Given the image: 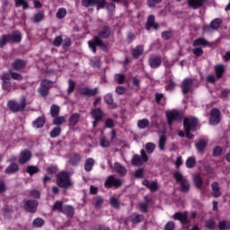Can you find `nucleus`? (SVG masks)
Returning <instances> with one entry per match:
<instances>
[{
	"mask_svg": "<svg viewBox=\"0 0 230 230\" xmlns=\"http://www.w3.org/2000/svg\"><path fill=\"white\" fill-rule=\"evenodd\" d=\"M6 42H10L8 40V36L4 35L0 38V48H3V46H5Z\"/></svg>",
	"mask_w": 230,
	"mask_h": 230,
	"instance_id": "60",
	"label": "nucleus"
},
{
	"mask_svg": "<svg viewBox=\"0 0 230 230\" xmlns=\"http://www.w3.org/2000/svg\"><path fill=\"white\" fill-rule=\"evenodd\" d=\"M146 150L147 154H154V150H155V144L150 142L147 143L146 145Z\"/></svg>",
	"mask_w": 230,
	"mask_h": 230,
	"instance_id": "48",
	"label": "nucleus"
},
{
	"mask_svg": "<svg viewBox=\"0 0 230 230\" xmlns=\"http://www.w3.org/2000/svg\"><path fill=\"white\" fill-rule=\"evenodd\" d=\"M141 156L139 155H135L131 160V163L134 166H142L143 163L148 162V155H146V152L145 149L140 151Z\"/></svg>",
	"mask_w": 230,
	"mask_h": 230,
	"instance_id": "5",
	"label": "nucleus"
},
{
	"mask_svg": "<svg viewBox=\"0 0 230 230\" xmlns=\"http://www.w3.org/2000/svg\"><path fill=\"white\" fill-rule=\"evenodd\" d=\"M141 218H143V216L137 213L131 216V221L133 222V224H139L141 222Z\"/></svg>",
	"mask_w": 230,
	"mask_h": 230,
	"instance_id": "47",
	"label": "nucleus"
},
{
	"mask_svg": "<svg viewBox=\"0 0 230 230\" xmlns=\"http://www.w3.org/2000/svg\"><path fill=\"white\" fill-rule=\"evenodd\" d=\"M111 37V29L108 26L103 27L98 33L97 37H94L93 40L88 41L89 47L93 53H96V46L100 48H105L102 39H107Z\"/></svg>",
	"mask_w": 230,
	"mask_h": 230,
	"instance_id": "1",
	"label": "nucleus"
},
{
	"mask_svg": "<svg viewBox=\"0 0 230 230\" xmlns=\"http://www.w3.org/2000/svg\"><path fill=\"white\" fill-rule=\"evenodd\" d=\"M95 208H102V204H103V199L100 196L94 198Z\"/></svg>",
	"mask_w": 230,
	"mask_h": 230,
	"instance_id": "55",
	"label": "nucleus"
},
{
	"mask_svg": "<svg viewBox=\"0 0 230 230\" xmlns=\"http://www.w3.org/2000/svg\"><path fill=\"white\" fill-rule=\"evenodd\" d=\"M164 145H166V136H161L158 142L160 150H164Z\"/></svg>",
	"mask_w": 230,
	"mask_h": 230,
	"instance_id": "45",
	"label": "nucleus"
},
{
	"mask_svg": "<svg viewBox=\"0 0 230 230\" xmlns=\"http://www.w3.org/2000/svg\"><path fill=\"white\" fill-rule=\"evenodd\" d=\"M163 0H147V4L150 8H154V6L159 4V3H162Z\"/></svg>",
	"mask_w": 230,
	"mask_h": 230,
	"instance_id": "56",
	"label": "nucleus"
},
{
	"mask_svg": "<svg viewBox=\"0 0 230 230\" xmlns=\"http://www.w3.org/2000/svg\"><path fill=\"white\" fill-rule=\"evenodd\" d=\"M16 6H22L23 10H26L28 8V3L26 0H15Z\"/></svg>",
	"mask_w": 230,
	"mask_h": 230,
	"instance_id": "51",
	"label": "nucleus"
},
{
	"mask_svg": "<svg viewBox=\"0 0 230 230\" xmlns=\"http://www.w3.org/2000/svg\"><path fill=\"white\" fill-rule=\"evenodd\" d=\"M212 188V195L213 197H220L222 195V192L220 191V186L218 185V182H213L211 184Z\"/></svg>",
	"mask_w": 230,
	"mask_h": 230,
	"instance_id": "25",
	"label": "nucleus"
},
{
	"mask_svg": "<svg viewBox=\"0 0 230 230\" xmlns=\"http://www.w3.org/2000/svg\"><path fill=\"white\" fill-rule=\"evenodd\" d=\"M161 62H162L161 58L156 56H153L149 59L150 66L153 67L154 69H155L156 67H159L161 66Z\"/></svg>",
	"mask_w": 230,
	"mask_h": 230,
	"instance_id": "20",
	"label": "nucleus"
},
{
	"mask_svg": "<svg viewBox=\"0 0 230 230\" xmlns=\"http://www.w3.org/2000/svg\"><path fill=\"white\" fill-rule=\"evenodd\" d=\"M224 65H217L215 66V71L217 78H222V74L224 73Z\"/></svg>",
	"mask_w": 230,
	"mask_h": 230,
	"instance_id": "37",
	"label": "nucleus"
},
{
	"mask_svg": "<svg viewBox=\"0 0 230 230\" xmlns=\"http://www.w3.org/2000/svg\"><path fill=\"white\" fill-rule=\"evenodd\" d=\"M66 15H67V11L66 10V8L61 7L58 10V13H57L58 19H64Z\"/></svg>",
	"mask_w": 230,
	"mask_h": 230,
	"instance_id": "42",
	"label": "nucleus"
},
{
	"mask_svg": "<svg viewBox=\"0 0 230 230\" xmlns=\"http://www.w3.org/2000/svg\"><path fill=\"white\" fill-rule=\"evenodd\" d=\"M39 167L35 165H30L27 167V173H29L30 175H35V173H39Z\"/></svg>",
	"mask_w": 230,
	"mask_h": 230,
	"instance_id": "39",
	"label": "nucleus"
},
{
	"mask_svg": "<svg viewBox=\"0 0 230 230\" xmlns=\"http://www.w3.org/2000/svg\"><path fill=\"white\" fill-rule=\"evenodd\" d=\"M68 89H67V91H68V94H71V93H73V91H75V83H74V81L73 80H69L68 81Z\"/></svg>",
	"mask_w": 230,
	"mask_h": 230,
	"instance_id": "62",
	"label": "nucleus"
},
{
	"mask_svg": "<svg viewBox=\"0 0 230 230\" xmlns=\"http://www.w3.org/2000/svg\"><path fill=\"white\" fill-rule=\"evenodd\" d=\"M220 24H222V20L215 19L211 22L210 26L207 25L203 28V30L204 31H211V28L212 30H218V28H220Z\"/></svg>",
	"mask_w": 230,
	"mask_h": 230,
	"instance_id": "16",
	"label": "nucleus"
},
{
	"mask_svg": "<svg viewBox=\"0 0 230 230\" xmlns=\"http://www.w3.org/2000/svg\"><path fill=\"white\" fill-rule=\"evenodd\" d=\"M80 121V115L78 113H75L71 115L69 119V126L70 127H75L76 124Z\"/></svg>",
	"mask_w": 230,
	"mask_h": 230,
	"instance_id": "29",
	"label": "nucleus"
},
{
	"mask_svg": "<svg viewBox=\"0 0 230 230\" xmlns=\"http://www.w3.org/2000/svg\"><path fill=\"white\" fill-rule=\"evenodd\" d=\"M195 86V80L186 78L182 81L181 84V91L183 94H188V93H190L191 89Z\"/></svg>",
	"mask_w": 230,
	"mask_h": 230,
	"instance_id": "10",
	"label": "nucleus"
},
{
	"mask_svg": "<svg viewBox=\"0 0 230 230\" xmlns=\"http://www.w3.org/2000/svg\"><path fill=\"white\" fill-rule=\"evenodd\" d=\"M207 145H208V142H206L205 140H199L196 144V148H197L198 152H204V148H206Z\"/></svg>",
	"mask_w": 230,
	"mask_h": 230,
	"instance_id": "36",
	"label": "nucleus"
},
{
	"mask_svg": "<svg viewBox=\"0 0 230 230\" xmlns=\"http://www.w3.org/2000/svg\"><path fill=\"white\" fill-rule=\"evenodd\" d=\"M81 94H84L85 96H95L98 94V88L89 89V88H83L80 90Z\"/></svg>",
	"mask_w": 230,
	"mask_h": 230,
	"instance_id": "21",
	"label": "nucleus"
},
{
	"mask_svg": "<svg viewBox=\"0 0 230 230\" xmlns=\"http://www.w3.org/2000/svg\"><path fill=\"white\" fill-rule=\"evenodd\" d=\"M193 46H208V41L203 38H199L193 41Z\"/></svg>",
	"mask_w": 230,
	"mask_h": 230,
	"instance_id": "40",
	"label": "nucleus"
},
{
	"mask_svg": "<svg viewBox=\"0 0 230 230\" xmlns=\"http://www.w3.org/2000/svg\"><path fill=\"white\" fill-rule=\"evenodd\" d=\"M33 225L36 227H42V226H44V219L38 217L34 220Z\"/></svg>",
	"mask_w": 230,
	"mask_h": 230,
	"instance_id": "57",
	"label": "nucleus"
},
{
	"mask_svg": "<svg viewBox=\"0 0 230 230\" xmlns=\"http://www.w3.org/2000/svg\"><path fill=\"white\" fill-rule=\"evenodd\" d=\"M122 184L123 181L120 179H118L112 175H110L104 182L105 188H120Z\"/></svg>",
	"mask_w": 230,
	"mask_h": 230,
	"instance_id": "8",
	"label": "nucleus"
},
{
	"mask_svg": "<svg viewBox=\"0 0 230 230\" xmlns=\"http://www.w3.org/2000/svg\"><path fill=\"white\" fill-rule=\"evenodd\" d=\"M220 230H227L230 228L229 221H221L218 226Z\"/></svg>",
	"mask_w": 230,
	"mask_h": 230,
	"instance_id": "50",
	"label": "nucleus"
},
{
	"mask_svg": "<svg viewBox=\"0 0 230 230\" xmlns=\"http://www.w3.org/2000/svg\"><path fill=\"white\" fill-rule=\"evenodd\" d=\"M57 184L59 188H64L67 190L70 186H73V181H71V177L66 172H61L57 176Z\"/></svg>",
	"mask_w": 230,
	"mask_h": 230,
	"instance_id": "3",
	"label": "nucleus"
},
{
	"mask_svg": "<svg viewBox=\"0 0 230 230\" xmlns=\"http://www.w3.org/2000/svg\"><path fill=\"white\" fill-rule=\"evenodd\" d=\"M165 230H173L175 229V223L173 221H170L165 225L164 227Z\"/></svg>",
	"mask_w": 230,
	"mask_h": 230,
	"instance_id": "63",
	"label": "nucleus"
},
{
	"mask_svg": "<svg viewBox=\"0 0 230 230\" xmlns=\"http://www.w3.org/2000/svg\"><path fill=\"white\" fill-rule=\"evenodd\" d=\"M92 117L95 119L93 127H96V121H100V119L103 118V112H102L100 109L92 110Z\"/></svg>",
	"mask_w": 230,
	"mask_h": 230,
	"instance_id": "17",
	"label": "nucleus"
},
{
	"mask_svg": "<svg viewBox=\"0 0 230 230\" xmlns=\"http://www.w3.org/2000/svg\"><path fill=\"white\" fill-rule=\"evenodd\" d=\"M54 125H64L66 118L64 116L56 117L53 120Z\"/></svg>",
	"mask_w": 230,
	"mask_h": 230,
	"instance_id": "44",
	"label": "nucleus"
},
{
	"mask_svg": "<svg viewBox=\"0 0 230 230\" xmlns=\"http://www.w3.org/2000/svg\"><path fill=\"white\" fill-rule=\"evenodd\" d=\"M198 120L194 117L185 118L183 122V127L185 130V136L188 139H193V134L190 132H195L197 130Z\"/></svg>",
	"mask_w": 230,
	"mask_h": 230,
	"instance_id": "2",
	"label": "nucleus"
},
{
	"mask_svg": "<svg viewBox=\"0 0 230 230\" xmlns=\"http://www.w3.org/2000/svg\"><path fill=\"white\" fill-rule=\"evenodd\" d=\"M197 164V159L195 156H190L186 160L187 168H193Z\"/></svg>",
	"mask_w": 230,
	"mask_h": 230,
	"instance_id": "34",
	"label": "nucleus"
},
{
	"mask_svg": "<svg viewBox=\"0 0 230 230\" xmlns=\"http://www.w3.org/2000/svg\"><path fill=\"white\" fill-rule=\"evenodd\" d=\"M210 123L211 125H217L220 123V111L217 109H214L210 114Z\"/></svg>",
	"mask_w": 230,
	"mask_h": 230,
	"instance_id": "15",
	"label": "nucleus"
},
{
	"mask_svg": "<svg viewBox=\"0 0 230 230\" xmlns=\"http://www.w3.org/2000/svg\"><path fill=\"white\" fill-rule=\"evenodd\" d=\"M46 172L47 173H49V175H53V173H57L58 172V168L55 166H50L47 168Z\"/></svg>",
	"mask_w": 230,
	"mask_h": 230,
	"instance_id": "59",
	"label": "nucleus"
},
{
	"mask_svg": "<svg viewBox=\"0 0 230 230\" xmlns=\"http://www.w3.org/2000/svg\"><path fill=\"white\" fill-rule=\"evenodd\" d=\"M7 105L13 112H21L26 109V97H22L20 103L15 101H9Z\"/></svg>",
	"mask_w": 230,
	"mask_h": 230,
	"instance_id": "4",
	"label": "nucleus"
},
{
	"mask_svg": "<svg viewBox=\"0 0 230 230\" xmlns=\"http://www.w3.org/2000/svg\"><path fill=\"white\" fill-rule=\"evenodd\" d=\"M62 213H65V215H67V217H72L73 213H75V209L73 207L67 205L63 207Z\"/></svg>",
	"mask_w": 230,
	"mask_h": 230,
	"instance_id": "35",
	"label": "nucleus"
},
{
	"mask_svg": "<svg viewBox=\"0 0 230 230\" xmlns=\"http://www.w3.org/2000/svg\"><path fill=\"white\" fill-rule=\"evenodd\" d=\"M54 211H62L64 208H62V202L57 201L53 207Z\"/></svg>",
	"mask_w": 230,
	"mask_h": 230,
	"instance_id": "61",
	"label": "nucleus"
},
{
	"mask_svg": "<svg viewBox=\"0 0 230 230\" xmlns=\"http://www.w3.org/2000/svg\"><path fill=\"white\" fill-rule=\"evenodd\" d=\"M60 112V108L57 105H52L50 108V114L52 118H57Z\"/></svg>",
	"mask_w": 230,
	"mask_h": 230,
	"instance_id": "38",
	"label": "nucleus"
},
{
	"mask_svg": "<svg viewBox=\"0 0 230 230\" xmlns=\"http://www.w3.org/2000/svg\"><path fill=\"white\" fill-rule=\"evenodd\" d=\"M33 21L34 22H40L41 21H44V13H37L34 14Z\"/></svg>",
	"mask_w": 230,
	"mask_h": 230,
	"instance_id": "49",
	"label": "nucleus"
},
{
	"mask_svg": "<svg viewBox=\"0 0 230 230\" xmlns=\"http://www.w3.org/2000/svg\"><path fill=\"white\" fill-rule=\"evenodd\" d=\"M150 125V121L148 120V119H139L137 121V127L138 128H146V127H148Z\"/></svg>",
	"mask_w": 230,
	"mask_h": 230,
	"instance_id": "33",
	"label": "nucleus"
},
{
	"mask_svg": "<svg viewBox=\"0 0 230 230\" xmlns=\"http://www.w3.org/2000/svg\"><path fill=\"white\" fill-rule=\"evenodd\" d=\"M8 40L9 42H21L22 37L21 36V32L16 31L12 33L11 35H8Z\"/></svg>",
	"mask_w": 230,
	"mask_h": 230,
	"instance_id": "23",
	"label": "nucleus"
},
{
	"mask_svg": "<svg viewBox=\"0 0 230 230\" xmlns=\"http://www.w3.org/2000/svg\"><path fill=\"white\" fill-rule=\"evenodd\" d=\"M143 54V47L138 46L133 49L132 55L135 58H137L140 55Z\"/></svg>",
	"mask_w": 230,
	"mask_h": 230,
	"instance_id": "43",
	"label": "nucleus"
},
{
	"mask_svg": "<svg viewBox=\"0 0 230 230\" xmlns=\"http://www.w3.org/2000/svg\"><path fill=\"white\" fill-rule=\"evenodd\" d=\"M3 82V89L5 93H10V91H13V87L12 86V83H10V74H4L1 77Z\"/></svg>",
	"mask_w": 230,
	"mask_h": 230,
	"instance_id": "11",
	"label": "nucleus"
},
{
	"mask_svg": "<svg viewBox=\"0 0 230 230\" xmlns=\"http://www.w3.org/2000/svg\"><path fill=\"white\" fill-rule=\"evenodd\" d=\"M188 3L191 8L197 10V8H200V6L203 4L204 0H189Z\"/></svg>",
	"mask_w": 230,
	"mask_h": 230,
	"instance_id": "30",
	"label": "nucleus"
},
{
	"mask_svg": "<svg viewBox=\"0 0 230 230\" xmlns=\"http://www.w3.org/2000/svg\"><path fill=\"white\" fill-rule=\"evenodd\" d=\"M143 184H144V186H146L147 188H149V190H151V191H155L158 188L157 182H155V181L150 182V181L145 180L143 181Z\"/></svg>",
	"mask_w": 230,
	"mask_h": 230,
	"instance_id": "31",
	"label": "nucleus"
},
{
	"mask_svg": "<svg viewBox=\"0 0 230 230\" xmlns=\"http://www.w3.org/2000/svg\"><path fill=\"white\" fill-rule=\"evenodd\" d=\"M114 172H116V173H118L119 175L127 174V169L124 166H122V164L119 163L114 164Z\"/></svg>",
	"mask_w": 230,
	"mask_h": 230,
	"instance_id": "22",
	"label": "nucleus"
},
{
	"mask_svg": "<svg viewBox=\"0 0 230 230\" xmlns=\"http://www.w3.org/2000/svg\"><path fill=\"white\" fill-rule=\"evenodd\" d=\"M115 81L119 84H125V75L121 74L115 75Z\"/></svg>",
	"mask_w": 230,
	"mask_h": 230,
	"instance_id": "53",
	"label": "nucleus"
},
{
	"mask_svg": "<svg viewBox=\"0 0 230 230\" xmlns=\"http://www.w3.org/2000/svg\"><path fill=\"white\" fill-rule=\"evenodd\" d=\"M159 25L155 23V15H149L147 23H146V30L149 31L150 28H154L155 30H157Z\"/></svg>",
	"mask_w": 230,
	"mask_h": 230,
	"instance_id": "19",
	"label": "nucleus"
},
{
	"mask_svg": "<svg viewBox=\"0 0 230 230\" xmlns=\"http://www.w3.org/2000/svg\"><path fill=\"white\" fill-rule=\"evenodd\" d=\"M53 86V83L48 80H43L39 88L40 96L46 97L49 94V88Z\"/></svg>",
	"mask_w": 230,
	"mask_h": 230,
	"instance_id": "9",
	"label": "nucleus"
},
{
	"mask_svg": "<svg viewBox=\"0 0 230 230\" xmlns=\"http://www.w3.org/2000/svg\"><path fill=\"white\" fill-rule=\"evenodd\" d=\"M174 220H180L181 224H187L188 223V214L187 213H175L172 217Z\"/></svg>",
	"mask_w": 230,
	"mask_h": 230,
	"instance_id": "18",
	"label": "nucleus"
},
{
	"mask_svg": "<svg viewBox=\"0 0 230 230\" xmlns=\"http://www.w3.org/2000/svg\"><path fill=\"white\" fill-rule=\"evenodd\" d=\"M37 200H27L24 204V209L29 211V213H35V211H37Z\"/></svg>",
	"mask_w": 230,
	"mask_h": 230,
	"instance_id": "14",
	"label": "nucleus"
},
{
	"mask_svg": "<svg viewBox=\"0 0 230 230\" xmlns=\"http://www.w3.org/2000/svg\"><path fill=\"white\" fill-rule=\"evenodd\" d=\"M175 89V83L172 81L167 82V84L165 85V91H173Z\"/></svg>",
	"mask_w": 230,
	"mask_h": 230,
	"instance_id": "58",
	"label": "nucleus"
},
{
	"mask_svg": "<svg viewBox=\"0 0 230 230\" xmlns=\"http://www.w3.org/2000/svg\"><path fill=\"white\" fill-rule=\"evenodd\" d=\"M100 145L101 146H102V148H108V146H111V144L109 143V140H107L106 137H101Z\"/></svg>",
	"mask_w": 230,
	"mask_h": 230,
	"instance_id": "54",
	"label": "nucleus"
},
{
	"mask_svg": "<svg viewBox=\"0 0 230 230\" xmlns=\"http://www.w3.org/2000/svg\"><path fill=\"white\" fill-rule=\"evenodd\" d=\"M173 177L176 182L181 184V191H190V183L188 182V180L182 176V173L176 172L173 173Z\"/></svg>",
	"mask_w": 230,
	"mask_h": 230,
	"instance_id": "6",
	"label": "nucleus"
},
{
	"mask_svg": "<svg viewBox=\"0 0 230 230\" xmlns=\"http://www.w3.org/2000/svg\"><path fill=\"white\" fill-rule=\"evenodd\" d=\"M19 172V164L15 163H12L6 169H5V173L8 175L12 173H17Z\"/></svg>",
	"mask_w": 230,
	"mask_h": 230,
	"instance_id": "24",
	"label": "nucleus"
},
{
	"mask_svg": "<svg viewBox=\"0 0 230 230\" xmlns=\"http://www.w3.org/2000/svg\"><path fill=\"white\" fill-rule=\"evenodd\" d=\"M94 166V160L93 158H88L84 162L85 172H91Z\"/></svg>",
	"mask_w": 230,
	"mask_h": 230,
	"instance_id": "28",
	"label": "nucleus"
},
{
	"mask_svg": "<svg viewBox=\"0 0 230 230\" xmlns=\"http://www.w3.org/2000/svg\"><path fill=\"white\" fill-rule=\"evenodd\" d=\"M166 118L168 121V125L172 126L173 121H177L182 118V115L179 113L177 111H166Z\"/></svg>",
	"mask_w": 230,
	"mask_h": 230,
	"instance_id": "12",
	"label": "nucleus"
},
{
	"mask_svg": "<svg viewBox=\"0 0 230 230\" xmlns=\"http://www.w3.org/2000/svg\"><path fill=\"white\" fill-rule=\"evenodd\" d=\"M46 123V119L44 117H39L33 123L34 128H41V127H44V124Z\"/></svg>",
	"mask_w": 230,
	"mask_h": 230,
	"instance_id": "27",
	"label": "nucleus"
},
{
	"mask_svg": "<svg viewBox=\"0 0 230 230\" xmlns=\"http://www.w3.org/2000/svg\"><path fill=\"white\" fill-rule=\"evenodd\" d=\"M31 159V152L29 150H23L21 152L19 156V163L20 164H26L28 161Z\"/></svg>",
	"mask_w": 230,
	"mask_h": 230,
	"instance_id": "13",
	"label": "nucleus"
},
{
	"mask_svg": "<svg viewBox=\"0 0 230 230\" xmlns=\"http://www.w3.org/2000/svg\"><path fill=\"white\" fill-rule=\"evenodd\" d=\"M26 66V63L21 59H17L13 64V69H15V71H21V69H24V66Z\"/></svg>",
	"mask_w": 230,
	"mask_h": 230,
	"instance_id": "26",
	"label": "nucleus"
},
{
	"mask_svg": "<svg viewBox=\"0 0 230 230\" xmlns=\"http://www.w3.org/2000/svg\"><path fill=\"white\" fill-rule=\"evenodd\" d=\"M74 159H70V164H73L75 166V164H78V163H80L82 157L80 156V155H75Z\"/></svg>",
	"mask_w": 230,
	"mask_h": 230,
	"instance_id": "52",
	"label": "nucleus"
},
{
	"mask_svg": "<svg viewBox=\"0 0 230 230\" xmlns=\"http://www.w3.org/2000/svg\"><path fill=\"white\" fill-rule=\"evenodd\" d=\"M5 75H9L10 78H13V80H22V75H21V74H17L15 72H13L12 70L5 73Z\"/></svg>",
	"mask_w": 230,
	"mask_h": 230,
	"instance_id": "41",
	"label": "nucleus"
},
{
	"mask_svg": "<svg viewBox=\"0 0 230 230\" xmlns=\"http://www.w3.org/2000/svg\"><path fill=\"white\" fill-rule=\"evenodd\" d=\"M193 181H194V184H195L196 188H198V189L202 188L203 181H202V177H200V174H195L193 176Z\"/></svg>",
	"mask_w": 230,
	"mask_h": 230,
	"instance_id": "32",
	"label": "nucleus"
},
{
	"mask_svg": "<svg viewBox=\"0 0 230 230\" xmlns=\"http://www.w3.org/2000/svg\"><path fill=\"white\" fill-rule=\"evenodd\" d=\"M60 127H56L50 131V137H58L60 136Z\"/></svg>",
	"mask_w": 230,
	"mask_h": 230,
	"instance_id": "46",
	"label": "nucleus"
},
{
	"mask_svg": "<svg viewBox=\"0 0 230 230\" xmlns=\"http://www.w3.org/2000/svg\"><path fill=\"white\" fill-rule=\"evenodd\" d=\"M82 4L83 6H85V8H89V6H97V10H100L105 8L107 2H105V0H83Z\"/></svg>",
	"mask_w": 230,
	"mask_h": 230,
	"instance_id": "7",
	"label": "nucleus"
},
{
	"mask_svg": "<svg viewBox=\"0 0 230 230\" xmlns=\"http://www.w3.org/2000/svg\"><path fill=\"white\" fill-rule=\"evenodd\" d=\"M220 154H222V147L216 146L213 150V155H215L217 157V156L220 155Z\"/></svg>",
	"mask_w": 230,
	"mask_h": 230,
	"instance_id": "64",
	"label": "nucleus"
}]
</instances>
